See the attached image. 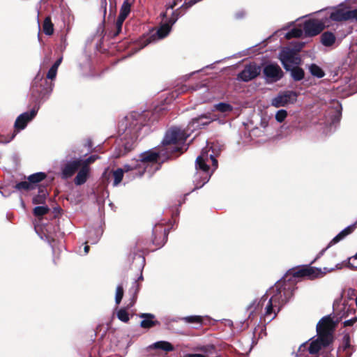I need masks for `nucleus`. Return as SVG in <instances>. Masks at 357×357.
<instances>
[{
    "instance_id": "obj_1",
    "label": "nucleus",
    "mask_w": 357,
    "mask_h": 357,
    "mask_svg": "<svg viewBox=\"0 0 357 357\" xmlns=\"http://www.w3.org/2000/svg\"><path fill=\"white\" fill-rule=\"evenodd\" d=\"M333 314L323 317L317 325V338L312 340L309 346L306 343L301 344L299 352L307 349L311 354H317L322 348L329 346L333 342V333L335 325L343 319L356 314V310L343 300L342 296L337 298L333 305Z\"/></svg>"
},
{
    "instance_id": "obj_2",
    "label": "nucleus",
    "mask_w": 357,
    "mask_h": 357,
    "mask_svg": "<svg viewBox=\"0 0 357 357\" xmlns=\"http://www.w3.org/2000/svg\"><path fill=\"white\" fill-rule=\"evenodd\" d=\"M265 295L267 296V305L264 316L268 321H271L290 299L292 290L289 287H287L284 282H278Z\"/></svg>"
},
{
    "instance_id": "obj_3",
    "label": "nucleus",
    "mask_w": 357,
    "mask_h": 357,
    "mask_svg": "<svg viewBox=\"0 0 357 357\" xmlns=\"http://www.w3.org/2000/svg\"><path fill=\"white\" fill-rule=\"evenodd\" d=\"M208 147L202 149L201 154L195 161L196 172L194 175L193 183L195 189L204 186L209 181L213 172L218 167V161L213 155V151Z\"/></svg>"
},
{
    "instance_id": "obj_4",
    "label": "nucleus",
    "mask_w": 357,
    "mask_h": 357,
    "mask_svg": "<svg viewBox=\"0 0 357 357\" xmlns=\"http://www.w3.org/2000/svg\"><path fill=\"white\" fill-rule=\"evenodd\" d=\"M137 113L130 114L121 121L120 129L123 130V137L121 139L123 151L120 150L119 153L115 155L116 158L121 157L127 152L131 151L138 137V132L142 128V124L135 117Z\"/></svg>"
},
{
    "instance_id": "obj_5",
    "label": "nucleus",
    "mask_w": 357,
    "mask_h": 357,
    "mask_svg": "<svg viewBox=\"0 0 357 357\" xmlns=\"http://www.w3.org/2000/svg\"><path fill=\"white\" fill-rule=\"evenodd\" d=\"M189 134L179 128L173 127L168 130L162 142L161 149L164 150L167 157L176 152H183L185 142Z\"/></svg>"
},
{
    "instance_id": "obj_6",
    "label": "nucleus",
    "mask_w": 357,
    "mask_h": 357,
    "mask_svg": "<svg viewBox=\"0 0 357 357\" xmlns=\"http://www.w3.org/2000/svg\"><path fill=\"white\" fill-rule=\"evenodd\" d=\"M181 0H174L173 3L167 6V10L165 13H162L160 14L162 19L161 25L156 32V36L158 39H162L166 37L171 31L172 25L177 21L178 16L174 17V13H173V16L170 18L167 19V12L168 10H172L174 6H177L178 3H181Z\"/></svg>"
},
{
    "instance_id": "obj_7",
    "label": "nucleus",
    "mask_w": 357,
    "mask_h": 357,
    "mask_svg": "<svg viewBox=\"0 0 357 357\" xmlns=\"http://www.w3.org/2000/svg\"><path fill=\"white\" fill-rule=\"evenodd\" d=\"M160 157H167L164 150L161 148L158 151L150 150L141 154L140 159L137 161V166L144 168L146 171L150 165H155Z\"/></svg>"
},
{
    "instance_id": "obj_8",
    "label": "nucleus",
    "mask_w": 357,
    "mask_h": 357,
    "mask_svg": "<svg viewBox=\"0 0 357 357\" xmlns=\"http://www.w3.org/2000/svg\"><path fill=\"white\" fill-rule=\"evenodd\" d=\"M280 59L287 70L294 65L299 64L301 59L297 56L295 51L289 48L284 49L280 54Z\"/></svg>"
},
{
    "instance_id": "obj_9",
    "label": "nucleus",
    "mask_w": 357,
    "mask_h": 357,
    "mask_svg": "<svg viewBox=\"0 0 357 357\" xmlns=\"http://www.w3.org/2000/svg\"><path fill=\"white\" fill-rule=\"evenodd\" d=\"M264 77L267 82L273 83L280 80L283 76V72L278 64L269 63L263 70Z\"/></svg>"
},
{
    "instance_id": "obj_10",
    "label": "nucleus",
    "mask_w": 357,
    "mask_h": 357,
    "mask_svg": "<svg viewBox=\"0 0 357 357\" xmlns=\"http://www.w3.org/2000/svg\"><path fill=\"white\" fill-rule=\"evenodd\" d=\"M325 26L323 20L310 19L305 22L303 31L306 36H314L319 34Z\"/></svg>"
},
{
    "instance_id": "obj_11",
    "label": "nucleus",
    "mask_w": 357,
    "mask_h": 357,
    "mask_svg": "<svg viewBox=\"0 0 357 357\" xmlns=\"http://www.w3.org/2000/svg\"><path fill=\"white\" fill-rule=\"evenodd\" d=\"M297 95L294 91H284L280 93L271 100V105L275 107H284L288 104L293 103L296 100Z\"/></svg>"
},
{
    "instance_id": "obj_12",
    "label": "nucleus",
    "mask_w": 357,
    "mask_h": 357,
    "mask_svg": "<svg viewBox=\"0 0 357 357\" xmlns=\"http://www.w3.org/2000/svg\"><path fill=\"white\" fill-rule=\"evenodd\" d=\"M267 305V296H263L259 300H255L248 307V311L249 312V317H255L257 314H261L264 321L268 320L264 318V314L266 312V307Z\"/></svg>"
},
{
    "instance_id": "obj_13",
    "label": "nucleus",
    "mask_w": 357,
    "mask_h": 357,
    "mask_svg": "<svg viewBox=\"0 0 357 357\" xmlns=\"http://www.w3.org/2000/svg\"><path fill=\"white\" fill-rule=\"evenodd\" d=\"M135 0H124L120 10L119 15L116 22V31L114 34V36L119 35L122 29L123 24L130 12V8L134 3Z\"/></svg>"
},
{
    "instance_id": "obj_14",
    "label": "nucleus",
    "mask_w": 357,
    "mask_h": 357,
    "mask_svg": "<svg viewBox=\"0 0 357 357\" xmlns=\"http://www.w3.org/2000/svg\"><path fill=\"white\" fill-rule=\"evenodd\" d=\"M287 275H292L293 278L307 277L310 279L316 278L321 275V271L319 268L314 267H303L298 270L289 271Z\"/></svg>"
},
{
    "instance_id": "obj_15",
    "label": "nucleus",
    "mask_w": 357,
    "mask_h": 357,
    "mask_svg": "<svg viewBox=\"0 0 357 357\" xmlns=\"http://www.w3.org/2000/svg\"><path fill=\"white\" fill-rule=\"evenodd\" d=\"M261 72V68L255 64L247 65L238 75V79L248 82L257 77Z\"/></svg>"
},
{
    "instance_id": "obj_16",
    "label": "nucleus",
    "mask_w": 357,
    "mask_h": 357,
    "mask_svg": "<svg viewBox=\"0 0 357 357\" xmlns=\"http://www.w3.org/2000/svg\"><path fill=\"white\" fill-rule=\"evenodd\" d=\"M38 109H32L30 112L21 114L15 122V128L19 130H23L26 126L28 122L31 121L36 115Z\"/></svg>"
},
{
    "instance_id": "obj_17",
    "label": "nucleus",
    "mask_w": 357,
    "mask_h": 357,
    "mask_svg": "<svg viewBox=\"0 0 357 357\" xmlns=\"http://www.w3.org/2000/svg\"><path fill=\"white\" fill-rule=\"evenodd\" d=\"M215 119V118H212L206 114L200 115L197 118H195L191 121L188 125V130L193 131L195 129H200L202 127L208 125Z\"/></svg>"
},
{
    "instance_id": "obj_18",
    "label": "nucleus",
    "mask_w": 357,
    "mask_h": 357,
    "mask_svg": "<svg viewBox=\"0 0 357 357\" xmlns=\"http://www.w3.org/2000/svg\"><path fill=\"white\" fill-rule=\"evenodd\" d=\"M78 159L66 162L61 169V177L64 179L70 178L81 167Z\"/></svg>"
},
{
    "instance_id": "obj_19",
    "label": "nucleus",
    "mask_w": 357,
    "mask_h": 357,
    "mask_svg": "<svg viewBox=\"0 0 357 357\" xmlns=\"http://www.w3.org/2000/svg\"><path fill=\"white\" fill-rule=\"evenodd\" d=\"M356 227H357V221L354 224L349 225L347 227H346L345 229H344L342 231H340L337 236H335L331 241L325 249L322 250L320 252L319 257L322 255L324 253V252L326 251V250L328 249L330 246L338 243L339 241H340L341 240L344 238L347 235L351 234Z\"/></svg>"
},
{
    "instance_id": "obj_20",
    "label": "nucleus",
    "mask_w": 357,
    "mask_h": 357,
    "mask_svg": "<svg viewBox=\"0 0 357 357\" xmlns=\"http://www.w3.org/2000/svg\"><path fill=\"white\" fill-rule=\"evenodd\" d=\"M330 18L335 22L351 20V10L337 8L331 13Z\"/></svg>"
},
{
    "instance_id": "obj_21",
    "label": "nucleus",
    "mask_w": 357,
    "mask_h": 357,
    "mask_svg": "<svg viewBox=\"0 0 357 357\" xmlns=\"http://www.w3.org/2000/svg\"><path fill=\"white\" fill-rule=\"evenodd\" d=\"M77 176L74 179L75 185H80L84 184L86 181L89 175L90 168L89 167H80Z\"/></svg>"
},
{
    "instance_id": "obj_22",
    "label": "nucleus",
    "mask_w": 357,
    "mask_h": 357,
    "mask_svg": "<svg viewBox=\"0 0 357 357\" xmlns=\"http://www.w3.org/2000/svg\"><path fill=\"white\" fill-rule=\"evenodd\" d=\"M140 317L143 318L140 326L144 328H149L155 326L158 322L153 321L154 315L149 313L142 314Z\"/></svg>"
},
{
    "instance_id": "obj_23",
    "label": "nucleus",
    "mask_w": 357,
    "mask_h": 357,
    "mask_svg": "<svg viewBox=\"0 0 357 357\" xmlns=\"http://www.w3.org/2000/svg\"><path fill=\"white\" fill-rule=\"evenodd\" d=\"M152 347L155 349H161L165 351H172L174 349L172 344L166 341L156 342L152 345Z\"/></svg>"
},
{
    "instance_id": "obj_24",
    "label": "nucleus",
    "mask_w": 357,
    "mask_h": 357,
    "mask_svg": "<svg viewBox=\"0 0 357 357\" xmlns=\"http://www.w3.org/2000/svg\"><path fill=\"white\" fill-rule=\"evenodd\" d=\"M335 41V36L331 32H325L321 35V43L325 46H331Z\"/></svg>"
},
{
    "instance_id": "obj_25",
    "label": "nucleus",
    "mask_w": 357,
    "mask_h": 357,
    "mask_svg": "<svg viewBox=\"0 0 357 357\" xmlns=\"http://www.w3.org/2000/svg\"><path fill=\"white\" fill-rule=\"evenodd\" d=\"M214 109L224 114L225 116L233 110V107L228 103L220 102L214 105Z\"/></svg>"
},
{
    "instance_id": "obj_26",
    "label": "nucleus",
    "mask_w": 357,
    "mask_h": 357,
    "mask_svg": "<svg viewBox=\"0 0 357 357\" xmlns=\"http://www.w3.org/2000/svg\"><path fill=\"white\" fill-rule=\"evenodd\" d=\"M291 75L296 81L301 80L304 77V71L302 68L293 66L290 68Z\"/></svg>"
},
{
    "instance_id": "obj_27",
    "label": "nucleus",
    "mask_w": 357,
    "mask_h": 357,
    "mask_svg": "<svg viewBox=\"0 0 357 357\" xmlns=\"http://www.w3.org/2000/svg\"><path fill=\"white\" fill-rule=\"evenodd\" d=\"M312 75L318 78H321L325 75L324 70L316 64H311L308 68Z\"/></svg>"
},
{
    "instance_id": "obj_28",
    "label": "nucleus",
    "mask_w": 357,
    "mask_h": 357,
    "mask_svg": "<svg viewBox=\"0 0 357 357\" xmlns=\"http://www.w3.org/2000/svg\"><path fill=\"white\" fill-rule=\"evenodd\" d=\"M43 29L46 35H52L54 32L53 24L50 17L45 19L43 24Z\"/></svg>"
},
{
    "instance_id": "obj_29",
    "label": "nucleus",
    "mask_w": 357,
    "mask_h": 357,
    "mask_svg": "<svg viewBox=\"0 0 357 357\" xmlns=\"http://www.w3.org/2000/svg\"><path fill=\"white\" fill-rule=\"evenodd\" d=\"M46 177V174L43 172H37L30 175L28 177V180L31 183H32L34 186L35 184L43 181Z\"/></svg>"
},
{
    "instance_id": "obj_30",
    "label": "nucleus",
    "mask_w": 357,
    "mask_h": 357,
    "mask_svg": "<svg viewBox=\"0 0 357 357\" xmlns=\"http://www.w3.org/2000/svg\"><path fill=\"white\" fill-rule=\"evenodd\" d=\"M47 195V192L45 190H40L38 195L33 198V203L34 204H44L45 202Z\"/></svg>"
},
{
    "instance_id": "obj_31",
    "label": "nucleus",
    "mask_w": 357,
    "mask_h": 357,
    "mask_svg": "<svg viewBox=\"0 0 357 357\" xmlns=\"http://www.w3.org/2000/svg\"><path fill=\"white\" fill-rule=\"evenodd\" d=\"M15 188L18 190H31L34 188V185L29 181H22L16 184Z\"/></svg>"
},
{
    "instance_id": "obj_32",
    "label": "nucleus",
    "mask_w": 357,
    "mask_h": 357,
    "mask_svg": "<svg viewBox=\"0 0 357 357\" xmlns=\"http://www.w3.org/2000/svg\"><path fill=\"white\" fill-rule=\"evenodd\" d=\"M303 31L301 29L294 28L286 33L285 38L287 39L292 38H300L303 36Z\"/></svg>"
},
{
    "instance_id": "obj_33",
    "label": "nucleus",
    "mask_w": 357,
    "mask_h": 357,
    "mask_svg": "<svg viewBox=\"0 0 357 357\" xmlns=\"http://www.w3.org/2000/svg\"><path fill=\"white\" fill-rule=\"evenodd\" d=\"M113 176H114V185L116 186L118 185L121 181H122L123 176V169L121 168H119L113 172Z\"/></svg>"
},
{
    "instance_id": "obj_34",
    "label": "nucleus",
    "mask_w": 357,
    "mask_h": 357,
    "mask_svg": "<svg viewBox=\"0 0 357 357\" xmlns=\"http://www.w3.org/2000/svg\"><path fill=\"white\" fill-rule=\"evenodd\" d=\"M182 320L188 324H201L202 322V317L197 315L185 317L182 318Z\"/></svg>"
},
{
    "instance_id": "obj_35",
    "label": "nucleus",
    "mask_w": 357,
    "mask_h": 357,
    "mask_svg": "<svg viewBox=\"0 0 357 357\" xmlns=\"http://www.w3.org/2000/svg\"><path fill=\"white\" fill-rule=\"evenodd\" d=\"M160 232L161 233V234L163 236L162 241L161 242H159L157 240V238L155 236L153 240V242L154 244H156V245H159L160 247H161V246H162L165 243V242L167 241L168 231L165 229H162V227H160Z\"/></svg>"
},
{
    "instance_id": "obj_36",
    "label": "nucleus",
    "mask_w": 357,
    "mask_h": 357,
    "mask_svg": "<svg viewBox=\"0 0 357 357\" xmlns=\"http://www.w3.org/2000/svg\"><path fill=\"white\" fill-rule=\"evenodd\" d=\"M98 158V155H93L86 159L79 158L78 160L80 162L81 167H89V165L94 162Z\"/></svg>"
},
{
    "instance_id": "obj_37",
    "label": "nucleus",
    "mask_w": 357,
    "mask_h": 357,
    "mask_svg": "<svg viewBox=\"0 0 357 357\" xmlns=\"http://www.w3.org/2000/svg\"><path fill=\"white\" fill-rule=\"evenodd\" d=\"M49 208L46 205L36 206L33 208V214L36 216H42L49 211Z\"/></svg>"
},
{
    "instance_id": "obj_38",
    "label": "nucleus",
    "mask_w": 357,
    "mask_h": 357,
    "mask_svg": "<svg viewBox=\"0 0 357 357\" xmlns=\"http://www.w3.org/2000/svg\"><path fill=\"white\" fill-rule=\"evenodd\" d=\"M333 105L335 109V114L332 121L334 123L335 122H338L340 119L342 107L341 105L338 102H334Z\"/></svg>"
},
{
    "instance_id": "obj_39",
    "label": "nucleus",
    "mask_w": 357,
    "mask_h": 357,
    "mask_svg": "<svg viewBox=\"0 0 357 357\" xmlns=\"http://www.w3.org/2000/svg\"><path fill=\"white\" fill-rule=\"evenodd\" d=\"M117 317L123 322H128L129 321V314L125 309H120L117 312Z\"/></svg>"
},
{
    "instance_id": "obj_40",
    "label": "nucleus",
    "mask_w": 357,
    "mask_h": 357,
    "mask_svg": "<svg viewBox=\"0 0 357 357\" xmlns=\"http://www.w3.org/2000/svg\"><path fill=\"white\" fill-rule=\"evenodd\" d=\"M123 296V289L121 285H118L116 290L115 302L118 305L120 303Z\"/></svg>"
},
{
    "instance_id": "obj_41",
    "label": "nucleus",
    "mask_w": 357,
    "mask_h": 357,
    "mask_svg": "<svg viewBox=\"0 0 357 357\" xmlns=\"http://www.w3.org/2000/svg\"><path fill=\"white\" fill-rule=\"evenodd\" d=\"M287 116V112L284 109H280L275 114V119L278 122L282 123Z\"/></svg>"
},
{
    "instance_id": "obj_42",
    "label": "nucleus",
    "mask_w": 357,
    "mask_h": 357,
    "mask_svg": "<svg viewBox=\"0 0 357 357\" xmlns=\"http://www.w3.org/2000/svg\"><path fill=\"white\" fill-rule=\"evenodd\" d=\"M215 347L212 344L205 345V346H201L197 347L196 348V350L202 351L205 354H211L212 351L214 350Z\"/></svg>"
},
{
    "instance_id": "obj_43",
    "label": "nucleus",
    "mask_w": 357,
    "mask_h": 357,
    "mask_svg": "<svg viewBox=\"0 0 357 357\" xmlns=\"http://www.w3.org/2000/svg\"><path fill=\"white\" fill-rule=\"evenodd\" d=\"M347 318H348V319H346L344 321V326H351L357 321V317H356V314H351V316Z\"/></svg>"
},
{
    "instance_id": "obj_44",
    "label": "nucleus",
    "mask_w": 357,
    "mask_h": 357,
    "mask_svg": "<svg viewBox=\"0 0 357 357\" xmlns=\"http://www.w3.org/2000/svg\"><path fill=\"white\" fill-rule=\"evenodd\" d=\"M56 73H57V70L55 69V68L51 67L47 74V77L48 79H52L55 78V77L56 75Z\"/></svg>"
},
{
    "instance_id": "obj_45",
    "label": "nucleus",
    "mask_w": 357,
    "mask_h": 357,
    "mask_svg": "<svg viewBox=\"0 0 357 357\" xmlns=\"http://www.w3.org/2000/svg\"><path fill=\"white\" fill-rule=\"evenodd\" d=\"M357 259V253L350 259L349 266L353 268L357 269V264L354 261Z\"/></svg>"
},
{
    "instance_id": "obj_46",
    "label": "nucleus",
    "mask_w": 357,
    "mask_h": 357,
    "mask_svg": "<svg viewBox=\"0 0 357 357\" xmlns=\"http://www.w3.org/2000/svg\"><path fill=\"white\" fill-rule=\"evenodd\" d=\"M245 11L240 10V11H238L237 13H236L235 17L236 19H241L245 16Z\"/></svg>"
},
{
    "instance_id": "obj_47",
    "label": "nucleus",
    "mask_w": 357,
    "mask_h": 357,
    "mask_svg": "<svg viewBox=\"0 0 357 357\" xmlns=\"http://www.w3.org/2000/svg\"><path fill=\"white\" fill-rule=\"evenodd\" d=\"M351 20L357 21V8L351 10Z\"/></svg>"
},
{
    "instance_id": "obj_48",
    "label": "nucleus",
    "mask_w": 357,
    "mask_h": 357,
    "mask_svg": "<svg viewBox=\"0 0 357 357\" xmlns=\"http://www.w3.org/2000/svg\"><path fill=\"white\" fill-rule=\"evenodd\" d=\"M61 61H62V58L61 57L54 63V65L52 67L55 68V69L58 70V68H59V65L61 64Z\"/></svg>"
},
{
    "instance_id": "obj_49",
    "label": "nucleus",
    "mask_w": 357,
    "mask_h": 357,
    "mask_svg": "<svg viewBox=\"0 0 357 357\" xmlns=\"http://www.w3.org/2000/svg\"><path fill=\"white\" fill-rule=\"evenodd\" d=\"M185 357H206L205 356L200 354H189L185 355Z\"/></svg>"
},
{
    "instance_id": "obj_50",
    "label": "nucleus",
    "mask_w": 357,
    "mask_h": 357,
    "mask_svg": "<svg viewBox=\"0 0 357 357\" xmlns=\"http://www.w3.org/2000/svg\"><path fill=\"white\" fill-rule=\"evenodd\" d=\"M134 169L133 167L129 165H126L124 167H123V172H128V171H130V170H132Z\"/></svg>"
},
{
    "instance_id": "obj_51",
    "label": "nucleus",
    "mask_w": 357,
    "mask_h": 357,
    "mask_svg": "<svg viewBox=\"0 0 357 357\" xmlns=\"http://www.w3.org/2000/svg\"><path fill=\"white\" fill-rule=\"evenodd\" d=\"M195 2H190V3H185L183 5L181 6V8L183 7L184 6H187V7H190L192 5H193Z\"/></svg>"
},
{
    "instance_id": "obj_52",
    "label": "nucleus",
    "mask_w": 357,
    "mask_h": 357,
    "mask_svg": "<svg viewBox=\"0 0 357 357\" xmlns=\"http://www.w3.org/2000/svg\"><path fill=\"white\" fill-rule=\"evenodd\" d=\"M89 250V245H85V247H84V252H85V254L88 253Z\"/></svg>"
},
{
    "instance_id": "obj_53",
    "label": "nucleus",
    "mask_w": 357,
    "mask_h": 357,
    "mask_svg": "<svg viewBox=\"0 0 357 357\" xmlns=\"http://www.w3.org/2000/svg\"><path fill=\"white\" fill-rule=\"evenodd\" d=\"M176 13H177V10H175V12H173V13H172V17L173 16V13H174V17H176V16H178V14H176Z\"/></svg>"
},
{
    "instance_id": "obj_54",
    "label": "nucleus",
    "mask_w": 357,
    "mask_h": 357,
    "mask_svg": "<svg viewBox=\"0 0 357 357\" xmlns=\"http://www.w3.org/2000/svg\"><path fill=\"white\" fill-rule=\"evenodd\" d=\"M157 232H158V228L156 227L155 229L153 230V234L155 235Z\"/></svg>"
},
{
    "instance_id": "obj_55",
    "label": "nucleus",
    "mask_w": 357,
    "mask_h": 357,
    "mask_svg": "<svg viewBox=\"0 0 357 357\" xmlns=\"http://www.w3.org/2000/svg\"><path fill=\"white\" fill-rule=\"evenodd\" d=\"M150 42H151V41L149 40L146 44H144V46H142L141 48H143L144 46H146V45H147L149 43H150Z\"/></svg>"
},
{
    "instance_id": "obj_56",
    "label": "nucleus",
    "mask_w": 357,
    "mask_h": 357,
    "mask_svg": "<svg viewBox=\"0 0 357 357\" xmlns=\"http://www.w3.org/2000/svg\"><path fill=\"white\" fill-rule=\"evenodd\" d=\"M302 47H303V45H301L299 48L298 49V50H301L302 48Z\"/></svg>"
},
{
    "instance_id": "obj_57",
    "label": "nucleus",
    "mask_w": 357,
    "mask_h": 357,
    "mask_svg": "<svg viewBox=\"0 0 357 357\" xmlns=\"http://www.w3.org/2000/svg\"><path fill=\"white\" fill-rule=\"evenodd\" d=\"M98 238H97V239H96V240H95V241H93L92 243H96V242L98 241Z\"/></svg>"
}]
</instances>
